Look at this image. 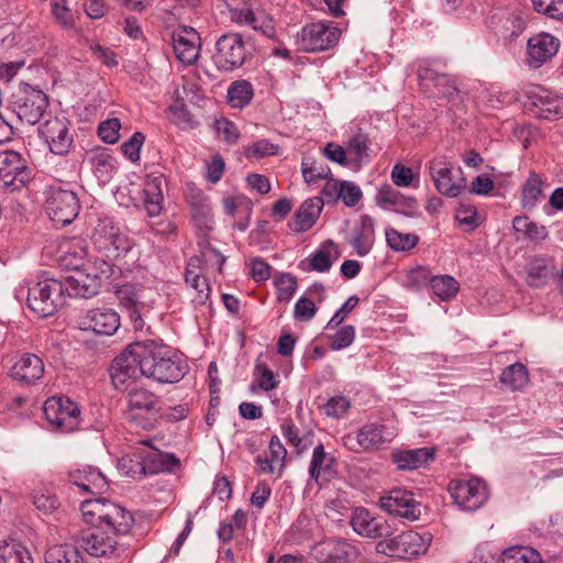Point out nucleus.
<instances>
[{"instance_id": "1", "label": "nucleus", "mask_w": 563, "mask_h": 563, "mask_svg": "<svg viewBox=\"0 0 563 563\" xmlns=\"http://www.w3.org/2000/svg\"><path fill=\"white\" fill-rule=\"evenodd\" d=\"M140 345L137 356L144 377L161 384H173L185 376L186 366L169 346L155 341L140 342Z\"/></svg>"}, {"instance_id": "2", "label": "nucleus", "mask_w": 563, "mask_h": 563, "mask_svg": "<svg viewBox=\"0 0 563 563\" xmlns=\"http://www.w3.org/2000/svg\"><path fill=\"white\" fill-rule=\"evenodd\" d=\"M62 280L44 278L32 286L20 285L14 297L18 301L26 299L29 308L41 318L53 316L65 306V296Z\"/></svg>"}, {"instance_id": "3", "label": "nucleus", "mask_w": 563, "mask_h": 563, "mask_svg": "<svg viewBox=\"0 0 563 563\" xmlns=\"http://www.w3.org/2000/svg\"><path fill=\"white\" fill-rule=\"evenodd\" d=\"M74 549L84 551L91 558L102 559L106 563H120L126 556V548L103 527H91L73 537Z\"/></svg>"}, {"instance_id": "4", "label": "nucleus", "mask_w": 563, "mask_h": 563, "mask_svg": "<svg viewBox=\"0 0 563 563\" xmlns=\"http://www.w3.org/2000/svg\"><path fill=\"white\" fill-rule=\"evenodd\" d=\"M91 240L100 255L109 260L126 255L134 246L133 240L108 217L98 220Z\"/></svg>"}, {"instance_id": "5", "label": "nucleus", "mask_w": 563, "mask_h": 563, "mask_svg": "<svg viewBox=\"0 0 563 563\" xmlns=\"http://www.w3.org/2000/svg\"><path fill=\"white\" fill-rule=\"evenodd\" d=\"M159 398L146 389H133L128 395L125 419L142 429H151L161 417Z\"/></svg>"}, {"instance_id": "6", "label": "nucleus", "mask_w": 563, "mask_h": 563, "mask_svg": "<svg viewBox=\"0 0 563 563\" xmlns=\"http://www.w3.org/2000/svg\"><path fill=\"white\" fill-rule=\"evenodd\" d=\"M431 540L430 533L409 530L377 542L376 551L388 556L412 559L426 553Z\"/></svg>"}, {"instance_id": "7", "label": "nucleus", "mask_w": 563, "mask_h": 563, "mask_svg": "<svg viewBox=\"0 0 563 563\" xmlns=\"http://www.w3.org/2000/svg\"><path fill=\"white\" fill-rule=\"evenodd\" d=\"M80 202L77 194L65 186H51L46 199V212L58 225L71 223L78 216Z\"/></svg>"}, {"instance_id": "8", "label": "nucleus", "mask_w": 563, "mask_h": 563, "mask_svg": "<svg viewBox=\"0 0 563 563\" xmlns=\"http://www.w3.org/2000/svg\"><path fill=\"white\" fill-rule=\"evenodd\" d=\"M43 411L47 422L55 431L68 433L77 430L80 426V409L69 398L51 397L45 401Z\"/></svg>"}, {"instance_id": "9", "label": "nucleus", "mask_w": 563, "mask_h": 563, "mask_svg": "<svg viewBox=\"0 0 563 563\" xmlns=\"http://www.w3.org/2000/svg\"><path fill=\"white\" fill-rule=\"evenodd\" d=\"M247 54L243 37L239 33H228L218 38L212 59L219 70L232 71L243 65Z\"/></svg>"}, {"instance_id": "10", "label": "nucleus", "mask_w": 563, "mask_h": 563, "mask_svg": "<svg viewBox=\"0 0 563 563\" xmlns=\"http://www.w3.org/2000/svg\"><path fill=\"white\" fill-rule=\"evenodd\" d=\"M428 168L440 194L455 198L465 189L466 179L461 167L454 166L442 158H435L429 163Z\"/></svg>"}, {"instance_id": "11", "label": "nucleus", "mask_w": 563, "mask_h": 563, "mask_svg": "<svg viewBox=\"0 0 563 563\" xmlns=\"http://www.w3.org/2000/svg\"><path fill=\"white\" fill-rule=\"evenodd\" d=\"M30 179L27 159L21 153L9 150L0 152V187L20 190Z\"/></svg>"}, {"instance_id": "12", "label": "nucleus", "mask_w": 563, "mask_h": 563, "mask_svg": "<svg viewBox=\"0 0 563 563\" xmlns=\"http://www.w3.org/2000/svg\"><path fill=\"white\" fill-rule=\"evenodd\" d=\"M341 31L333 22H314L301 30L297 43L305 52H319L333 47Z\"/></svg>"}, {"instance_id": "13", "label": "nucleus", "mask_w": 563, "mask_h": 563, "mask_svg": "<svg viewBox=\"0 0 563 563\" xmlns=\"http://www.w3.org/2000/svg\"><path fill=\"white\" fill-rule=\"evenodd\" d=\"M449 493L454 503L467 511L477 510L488 498L486 483L477 477L451 482Z\"/></svg>"}, {"instance_id": "14", "label": "nucleus", "mask_w": 563, "mask_h": 563, "mask_svg": "<svg viewBox=\"0 0 563 563\" xmlns=\"http://www.w3.org/2000/svg\"><path fill=\"white\" fill-rule=\"evenodd\" d=\"M139 347H141L140 342L134 343L113 360L110 376L115 388H124L130 382L144 376L142 362L137 356Z\"/></svg>"}, {"instance_id": "15", "label": "nucleus", "mask_w": 563, "mask_h": 563, "mask_svg": "<svg viewBox=\"0 0 563 563\" xmlns=\"http://www.w3.org/2000/svg\"><path fill=\"white\" fill-rule=\"evenodd\" d=\"M40 137L55 155H66L73 146L70 122L65 117H52L38 126Z\"/></svg>"}, {"instance_id": "16", "label": "nucleus", "mask_w": 563, "mask_h": 563, "mask_svg": "<svg viewBox=\"0 0 563 563\" xmlns=\"http://www.w3.org/2000/svg\"><path fill=\"white\" fill-rule=\"evenodd\" d=\"M358 554L355 545L340 538L322 540L311 548V555L319 563H353Z\"/></svg>"}, {"instance_id": "17", "label": "nucleus", "mask_w": 563, "mask_h": 563, "mask_svg": "<svg viewBox=\"0 0 563 563\" xmlns=\"http://www.w3.org/2000/svg\"><path fill=\"white\" fill-rule=\"evenodd\" d=\"M77 324L82 331H91L98 335L109 336L120 328V316L112 308H95L79 316Z\"/></svg>"}, {"instance_id": "18", "label": "nucleus", "mask_w": 563, "mask_h": 563, "mask_svg": "<svg viewBox=\"0 0 563 563\" xmlns=\"http://www.w3.org/2000/svg\"><path fill=\"white\" fill-rule=\"evenodd\" d=\"M380 507L388 514L411 521L419 519L421 516V505L415 499L413 494L399 487L380 497Z\"/></svg>"}, {"instance_id": "19", "label": "nucleus", "mask_w": 563, "mask_h": 563, "mask_svg": "<svg viewBox=\"0 0 563 563\" xmlns=\"http://www.w3.org/2000/svg\"><path fill=\"white\" fill-rule=\"evenodd\" d=\"M48 106L47 96L30 85L23 88V96L15 106V113L20 121L34 125L40 122Z\"/></svg>"}, {"instance_id": "20", "label": "nucleus", "mask_w": 563, "mask_h": 563, "mask_svg": "<svg viewBox=\"0 0 563 563\" xmlns=\"http://www.w3.org/2000/svg\"><path fill=\"white\" fill-rule=\"evenodd\" d=\"M561 42L554 35L540 32L528 40L527 64L530 68H540L550 62L559 52Z\"/></svg>"}, {"instance_id": "21", "label": "nucleus", "mask_w": 563, "mask_h": 563, "mask_svg": "<svg viewBox=\"0 0 563 563\" xmlns=\"http://www.w3.org/2000/svg\"><path fill=\"white\" fill-rule=\"evenodd\" d=\"M172 37L176 58L184 65H192L199 57V33L190 26H181L173 32Z\"/></svg>"}, {"instance_id": "22", "label": "nucleus", "mask_w": 563, "mask_h": 563, "mask_svg": "<svg viewBox=\"0 0 563 563\" xmlns=\"http://www.w3.org/2000/svg\"><path fill=\"white\" fill-rule=\"evenodd\" d=\"M351 526L357 534L371 539L387 537L389 526L383 518L374 517L368 509L357 507L353 510Z\"/></svg>"}, {"instance_id": "23", "label": "nucleus", "mask_w": 563, "mask_h": 563, "mask_svg": "<svg viewBox=\"0 0 563 563\" xmlns=\"http://www.w3.org/2000/svg\"><path fill=\"white\" fill-rule=\"evenodd\" d=\"M64 296L68 297H81L90 298L98 294L100 283L98 277L85 271V268H78L75 274L67 276L62 282Z\"/></svg>"}, {"instance_id": "24", "label": "nucleus", "mask_w": 563, "mask_h": 563, "mask_svg": "<svg viewBox=\"0 0 563 563\" xmlns=\"http://www.w3.org/2000/svg\"><path fill=\"white\" fill-rule=\"evenodd\" d=\"M336 475V460L325 452L322 443L316 445L309 464V477L318 485L330 482Z\"/></svg>"}, {"instance_id": "25", "label": "nucleus", "mask_w": 563, "mask_h": 563, "mask_svg": "<svg viewBox=\"0 0 563 563\" xmlns=\"http://www.w3.org/2000/svg\"><path fill=\"white\" fill-rule=\"evenodd\" d=\"M11 377L24 385H32L44 375L43 360L33 353L22 354L10 369Z\"/></svg>"}, {"instance_id": "26", "label": "nucleus", "mask_w": 563, "mask_h": 563, "mask_svg": "<svg viewBox=\"0 0 563 563\" xmlns=\"http://www.w3.org/2000/svg\"><path fill=\"white\" fill-rule=\"evenodd\" d=\"M68 478L71 484L76 485L84 493L97 495L108 489L106 476L99 470L91 466L70 471Z\"/></svg>"}, {"instance_id": "27", "label": "nucleus", "mask_w": 563, "mask_h": 563, "mask_svg": "<svg viewBox=\"0 0 563 563\" xmlns=\"http://www.w3.org/2000/svg\"><path fill=\"white\" fill-rule=\"evenodd\" d=\"M536 114L545 120L563 117V97L545 89L533 91L530 96Z\"/></svg>"}, {"instance_id": "28", "label": "nucleus", "mask_w": 563, "mask_h": 563, "mask_svg": "<svg viewBox=\"0 0 563 563\" xmlns=\"http://www.w3.org/2000/svg\"><path fill=\"white\" fill-rule=\"evenodd\" d=\"M434 457L433 448L397 450L391 453V460L400 470H417L428 465Z\"/></svg>"}, {"instance_id": "29", "label": "nucleus", "mask_w": 563, "mask_h": 563, "mask_svg": "<svg viewBox=\"0 0 563 563\" xmlns=\"http://www.w3.org/2000/svg\"><path fill=\"white\" fill-rule=\"evenodd\" d=\"M166 179L162 174L148 175L144 183V206L150 217H156L162 211L163 186Z\"/></svg>"}, {"instance_id": "30", "label": "nucleus", "mask_w": 563, "mask_h": 563, "mask_svg": "<svg viewBox=\"0 0 563 563\" xmlns=\"http://www.w3.org/2000/svg\"><path fill=\"white\" fill-rule=\"evenodd\" d=\"M394 437L395 433L387 431L383 424L371 422L358 430L356 441L364 451H369L378 449L385 442L391 441Z\"/></svg>"}, {"instance_id": "31", "label": "nucleus", "mask_w": 563, "mask_h": 563, "mask_svg": "<svg viewBox=\"0 0 563 563\" xmlns=\"http://www.w3.org/2000/svg\"><path fill=\"white\" fill-rule=\"evenodd\" d=\"M133 523L134 517L131 511L110 501L106 504L104 529H111L114 534H126L130 532Z\"/></svg>"}, {"instance_id": "32", "label": "nucleus", "mask_w": 563, "mask_h": 563, "mask_svg": "<svg viewBox=\"0 0 563 563\" xmlns=\"http://www.w3.org/2000/svg\"><path fill=\"white\" fill-rule=\"evenodd\" d=\"M200 258L194 256L189 260L185 272V282L195 291L192 301L196 305H203L209 298L210 287L207 279L199 272Z\"/></svg>"}, {"instance_id": "33", "label": "nucleus", "mask_w": 563, "mask_h": 563, "mask_svg": "<svg viewBox=\"0 0 563 563\" xmlns=\"http://www.w3.org/2000/svg\"><path fill=\"white\" fill-rule=\"evenodd\" d=\"M229 11L232 21L239 24H247L256 31H262L268 37L274 35L275 31L272 24V20H260L256 18L251 5L249 4V0Z\"/></svg>"}, {"instance_id": "34", "label": "nucleus", "mask_w": 563, "mask_h": 563, "mask_svg": "<svg viewBox=\"0 0 563 563\" xmlns=\"http://www.w3.org/2000/svg\"><path fill=\"white\" fill-rule=\"evenodd\" d=\"M60 260L64 265L73 271L84 268L87 265V244L81 239H71L60 245Z\"/></svg>"}, {"instance_id": "35", "label": "nucleus", "mask_w": 563, "mask_h": 563, "mask_svg": "<svg viewBox=\"0 0 563 563\" xmlns=\"http://www.w3.org/2000/svg\"><path fill=\"white\" fill-rule=\"evenodd\" d=\"M188 201L190 205L191 217L199 230L209 231L212 229V209L207 197L200 191H192Z\"/></svg>"}, {"instance_id": "36", "label": "nucleus", "mask_w": 563, "mask_h": 563, "mask_svg": "<svg viewBox=\"0 0 563 563\" xmlns=\"http://www.w3.org/2000/svg\"><path fill=\"white\" fill-rule=\"evenodd\" d=\"M374 241V221L369 216H362L360 227L350 243L358 256H365L371 252Z\"/></svg>"}, {"instance_id": "37", "label": "nucleus", "mask_w": 563, "mask_h": 563, "mask_svg": "<svg viewBox=\"0 0 563 563\" xmlns=\"http://www.w3.org/2000/svg\"><path fill=\"white\" fill-rule=\"evenodd\" d=\"M322 210V200L313 197L303 201L299 210L296 212L294 221V230L305 232L309 230L318 219Z\"/></svg>"}, {"instance_id": "38", "label": "nucleus", "mask_w": 563, "mask_h": 563, "mask_svg": "<svg viewBox=\"0 0 563 563\" xmlns=\"http://www.w3.org/2000/svg\"><path fill=\"white\" fill-rule=\"evenodd\" d=\"M145 471L147 474L173 472L179 465V460L170 453L153 450L144 455Z\"/></svg>"}, {"instance_id": "39", "label": "nucleus", "mask_w": 563, "mask_h": 563, "mask_svg": "<svg viewBox=\"0 0 563 563\" xmlns=\"http://www.w3.org/2000/svg\"><path fill=\"white\" fill-rule=\"evenodd\" d=\"M553 276V266L547 258H534L527 269V283L533 288L545 286Z\"/></svg>"}, {"instance_id": "40", "label": "nucleus", "mask_w": 563, "mask_h": 563, "mask_svg": "<svg viewBox=\"0 0 563 563\" xmlns=\"http://www.w3.org/2000/svg\"><path fill=\"white\" fill-rule=\"evenodd\" d=\"M338 257V250L332 241L317 249L309 257V269L319 273L329 272Z\"/></svg>"}, {"instance_id": "41", "label": "nucleus", "mask_w": 563, "mask_h": 563, "mask_svg": "<svg viewBox=\"0 0 563 563\" xmlns=\"http://www.w3.org/2000/svg\"><path fill=\"white\" fill-rule=\"evenodd\" d=\"M490 563H542V560L531 548L512 547L505 550L497 560L490 556Z\"/></svg>"}, {"instance_id": "42", "label": "nucleus", "mask_w": 563, "mask_h": 563, "mask_svg": "<svg viewBox=\"0 0 563 563\" xmlns=\"http://www.w3.org/2000/svg\"><path fill=\"white\" fill-rule=\"evenodd\" d=\"M499 382L510 390H520L529 382L528 369L522 363L511 364L503 371Z\"/></svg>"}, {"instance_id": "43", "label": "nucleus", "mask_w": 563, "mask_h": 563, "mask_svg": "<svg viewBox=\"0 0 563 563\" xmlns=\"http://www.w3.org/2000/svg\"><path fill=\"white\" fill-rule=\"evenodd\" d=\"M253 95L254 91L251 82L241 79L229 86L227 98L232 108L242 109L251 102Z\"/></svg>"}, {"instance_id": "44", "label": "nucleus", "mask_w": 563, "mask_h": 563, "mask_svg": "<svg viewBox=\"0 0 563 563\" xmlns=\"http://www.w3.org/2000/svg\"><path fill=\"white\" fill-rule=\"evenodd\" d=\"M376 202L380 208H389L391 206H404L413 208L416 200L410 197H405L400 191L393 188L390 185L382 186L376 194Z\"/></svg>"}, {"instance_id": "45", "label": "nucleus", "mask_w": 563, "mask_h": 563, "mask_svg": "<svg viewBox=\"0 0 563 563\" xmlns=\"http://www.w3.org/2000/svg\"><path fill=\"white\" fill-rule=\"evenodd\" d=\"M542 185L543 183L541 177L534 172L530 173L528 179L522 186L521 206L525 209L530 210L537 206L542 196Z\"/></svg>"}, {"instance_id": "46", "label": "nucleus", "mask_w": 563, "mask_h": 563, "mask_svg": "<svg viewBox=\"0 0 563 563\" xmlns=\"http://www.w3.org/2000/svg\"><path fill=\"white\" fill-rule=\"evenodd\" d=\"M108 503L104 499L84 500L80 507L84 520L93 527H103L106 504Z\"/></svg>"}, {"instance_id": "47", "label": "nucleus", "mask_w": 563, "mask_h": 563, "mask_svg": "<svg viewBox=\"0 0 563 563\" xmlns=\"http://www.w3.org/2000/svg\"><path fill=\"white\" fill-rule=\"evenodd\" d=\"M144 455L142 453H133L124 455L118 461V470L122 475L132 478H141L146 475Z\"/></svg>"}, {"instance_id": "48", "label": "nucleus", "mask_w": 563, "mask_h": 563, "mask_svg": "<svg viewBox=\"0 0 563 563\" xmlns=\"http://www.w3.org/2000/svg\"><path fill=\"white\" fill-rule=\"evenodd\" d=\"M0 563H33L30 552L19 543L0 542Z\"/></svg>"}, {"instance_id": "49", "label": "nucleus", "mask_w": 563, "mask_h": 563, "mask_svg": "<svg viewBox=\"0 0 563 563\" xmlns=\"http://www.w3.org/2000/svg\"><path fill=\"white\" fill-rule=\"evenodd\" d=\"M433 294L441 300H450L459 291V283L449 275L434 276L430 280Z\"/></svg>"}, {"instance_id": "50", "label": "nucleus", "mask_w": 563, "mask_h": 563, "mask_svg": "<svg viewBox=\"0 0 563 563\" xmlns=\"http://www.w3.org/2000/svg\"><path fill=\"white\" fill-rule=\"evenodd\" d=\"M512 227L516 232L522 233L530 240H544L548 236V230L544 225H539L525 216L516 217Z\"/></svg>"}, {"instance_id": "51", "label": "nucleus", "mask_w": 563, "mask_h": 563, "mask_svg": "<svg viewBox=\"0 0 563 563\" xmlns=\"http://www.w3.org/2000/svg\"><path fill=\"white\" fill-rule=\"evenodd\" d=\"M46 563H84L82 556L73 547H55L45 555Z\"/></svg>"}, {"instance_id": "52", "label": "nucleus", "mask_w": 563, "mask_h": 563, "mask_svg": "<svg viewBox=\"0 0 563 563\" xmlns=\"http://www.w3.org/2000/svg\"><path fill=\"white\" fill-rule=\"evenodd\" d=\"M526 12L519 9L514 10L503 21L504 35L510 38L519 36L526 27Z\"/></svg>"}, {"instance_id": "53", "label": "nucleus", "mask_w": 563, "mask_h": 563, "mask_svg": "<svg viewBox=\"0 0 563 563\" xmlns=\"http://www.w3.org/2000/svg\"><path fill=\"white\" fill-rule=\"evenodd\" d=\"M431 272L426 266H417L406 272L402 277V285L411 290L420 289L431 280Z\"/></svg>"}, {"instance_id": "54", "label": "nucleus", "mask_w": 563, "mask_h": 563, "mask_svg": "<svg viewBox=\"0 0 563 563\" xmlns=\"http://www.w3.org/2000/svg\"><path fill=\"white\" fill-rule=\"evenodd\" d=\"M386 241L389 247L395 251H407L417 245L418 236L410 233H401L396 229H387Z\"/></svg>"}, {"instance_id": "55", "label": "nucleus", "mask_w": 563, "mask_h": 563, "mask_svg": "<svg viewBox=\"0 0 563 563\" xmlns=\"http://www.w3.org/2000/svg\"><path fill=\"white\" fill-rule=\"evenodd\" d=\"M301 172L306 183L308 184H312L318 179H325L330 175V168L327 165L309 157L302 159Z\"/></svg>"}, {"instance_id": "56", "label": "nucleus", "mask_w": 563, "mask_h": 563, "mask_svg": "<svg viewBox=\"0 0 563 563\" xmlns=\"http://www.w3.org/2000/svg\"><path fill=\"white\" fill-rule=\"evenodd\" d=\"M91 163L95 174L104 180L110 179L117 170V162L108 153L95 154L91 158Z\"/></svg>"}, {"instance_id": "57", "label": "nucleus", "mask_w": 563, "mask_h": 563, "mask_svg": "<svg viewBox=\"0 0 563 563\" xmlns=\"http://www.w3.org/2000/svg\"><path fill=\"white\" fill-rule=\"evenodd\" d=\"M412 67H416L418 80L427 90L431 89V82L433 80H445V74L433 69L431 63L427 59L418 60Z\"/></svg>"}, {"instance_id": "58", "label": "nucleus", "mask_w": 563, "mask_h": 563, "mask_svg": "<svg viewBox=\"0 0 563 563\" xmlns=\"http://www.w3.org/2000/svg\"><path fill=\"white\" fill-rule=\"evenodd\" d=\"M277 299L279 302H288L297 290V279L289 273H283L275 279Z\"/></svg>"}, {"instance_id": "59", "label": "nucleus", "mask_w": 563, "mask_h": 563, "mask_svg": "<svg viewBox=\"0 0 563 563\" xmlns=\"http://www.w3.org/2000/svg\"><path fill=\"white\" fill-rule=\"evenodd\" d=\"M52 14L56 22L65 29H71L75 25V19L68 7V0H51Z\"/></svg>"}, {"instance_id": "60", "label": "nucleus", "mask_w": 563, "mask_h": 563, "mask_svg": "<svg viewBox=\"0 0 563 563\" xmlns=\"http://www.w3.org/2000/svg\"><path fill=\"white\" fill-rule=\"evenodd\" d=\"M113 260H109L104 256L96 258L93 263L87 261L85 271L98 277L99 283L101 279H109L115 273V266L112 263Z\"/></svg>"}, {"instance_id": "61", "label": "nucleus", "mask_w": 563, "mask_h": 563, "mask_svg": "<svg viewBox=\"0 0 563 563\" xmlns=\"http://www.w3.org/2000/svg\"><path fill=\"white\" fill-rule=\"evenodd\" d=\"M34 506L43 514H52L59 506L58 498L48 489H40L33 494Z\"/></svg>"}, {"instance_id": "62", "label": "nucleus", "mask_w": 563, "mask_h": 563, "mask_svg": "<svg viewBox=\"0 0 563 563\" xmlns=\"http://www.w3.org/2000/svg\"><path fill=\"white\" fill-rule=\"evenodd\" d=\"M121 122L118 118L107 119L98 125V136L108 144H114L120 137Z\"/></svg>"}, {"instance_id": "63", "label": "nucleus", "mask_w": 563, "mask_h": 563, "mask_svg": "<svg viewBox=\"0 0 563 563\" xmlns=\"http://www.w3.org/2000/svg\"><path fill=\"white\" fill-rule=\"evenodd\" d=\"M532 4L539 13L552 19H563V0H532Z\"/></svg>"}, {"instance_id": "64", "label": "nucleus", "mask_w": 563, "mask_h": 563, "mask_svg": "<svg viewBox=\"0 0 563 563\" xmlns=\"http://www.w3.org/2000/svg\"><path fill=\"white\" fill-rule=\"evenodd\" d=\"M361 188L353 181L342 180L340 181V200L346 207H354L362 199Z\"/></svg>"}]
</instances>
